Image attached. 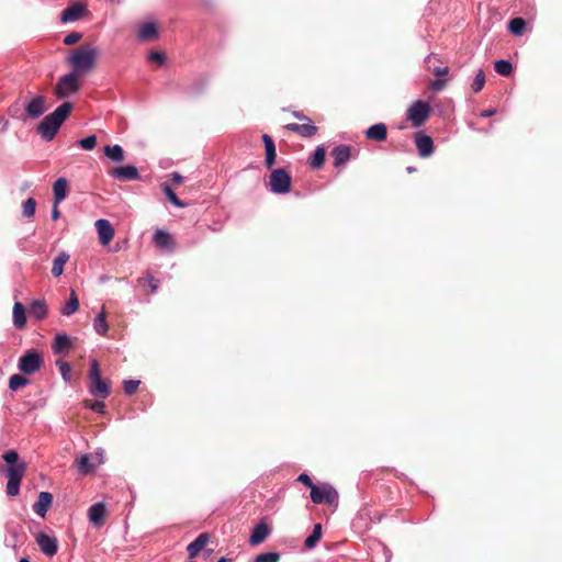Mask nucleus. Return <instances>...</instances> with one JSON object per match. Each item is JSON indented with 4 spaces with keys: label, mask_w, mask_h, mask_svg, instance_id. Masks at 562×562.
Masks as SVG:
<instances>
[{
    "label": "nucleus",
    "mask_w": 562,
    "mask_h": 562,
    "mask_svg": "<svg viewBox=\"0 0 562 562\" xmlns=\"http://www.w3.org/2000/svg\"><path fill=\"white\" fill-rule=\"evenodd\" d=\"M3 460L8 464L7 468V494L10 497L16 496L20 492L21 481L26 471V463L19 460V454L15 450H9L3 454Z\"/></svg>",
    "instance_id": "obj_1"
},
{
    "label": "nucleus",
    "mask_w": 562,
    "mask_h": 562,
    "mask_svg": "<svg viewBox=\"0 0 562 562\" xmlns=\"http://www.w3.org/2000/svg\"><path fill=\"white\" fill-rule=\"evenodd\" d=\"M71 110L72 104L70 102H64L53 113L46 115L37 128L41 136L47 142L52 140L61 124L69 116Z\"/></svg>",
    "instance_id": "obj_2"
},
{
    "label": "nucleus",
    "mask_w": 562,
    "mask_h": 562,
    "mask_svg": "<svg viewBox=\"0 0 562 562\" xmlns=\"http://www.w3.org/2000/svg\"><path fill=\"white\" fill-rule=\"evenodd\" d=\"M98 55L97 48L81 46L70 57L69 60L72 64L74 72L80 75L83 71L91 69L95 63Z\"/></svg>",
    "instance_id": "obj_3"
},
{
    "label": "nucleus",
    "mask_w": 562,
    "mask_h": 562,
    "mask_svg": "<svg viewBox=\"0 0 562 562\" xmlns=\"http://www.w3.org/2000/svg\"><path fill=\"white\" fill-rule=\"evenodd\" d=\"M90 385L89 392L97 397L106 398L110 394L109 384L102 380L100 367L97 359H92L90 363Z\"/></svg>",
    "instance_id": "obj_4"
},
{
    "label": "nucleus",
    "mask_w": 562,
    "mask_h": 562,
    "mask_svg": "<svg viewBox=\"0 0 562 562\" xmlns=\"http://www.w3.org/2000/svg\"><path fill=\"white\" fill-rule=\"evenodd\" d=\"M310 495L314 504L325 503L335 508L338 506V492L328 483L322 484L321 486H312Z\"/></svg>",
    "instance_id": "obj_5"
},
{
    "label": "nucleus",
    "mask_w": 562,
    "mask_h": 562,
    "mask_svg": "<svg viewBox=\"0 0 562 562\" xmlns=\"http://www.w3.org/2000/svg\"><path fill=\"white\" fill-rule=\"evenodd\" d=\"M78 77L79 75L74 71L60 77L55 87L57 98L64 99L78 92L80 89Z\"/></svg>",
    "instance_id": "obj_6"
},
{
    "label": "nucleus",
    "mask_w": 562,
    "mask_h": 562,
    "mask_svg": "<svg viewBox=\"0 0 562 562\" xmlns=\"http://www.w3.org/2000/svg\"><path fill=\"white\" fill-rule=\"evenodd\" d=\"M43 363L42 356L35 349H30L19 359L18 367L23 374L31 375L37 372Z\"/></svg>",
    "instance_id": "obj_7"
},
{
    "label": "nucleus",
    "mask_w": 562,
    "mask_h": 562,
    "mask_svg": "<svg viewBox=\"0 0 562 562\" xmlns=\"http://www.w3.org/2000/svg\"><path fill=\"white\" fill-rule=\"evenodd\" d=\"M431 108L426 101L417 100L407 110V119L413 125L419 127L430 115Z\"/></svg>",
    "instance_id": "obj_8"
},
{
    "label": "nucleus",
    "mask_w": 562,
    "mask_h": 562,
    "mask_svg": "<svg viewBox=\"0 0 562 562\" xmlns=\"http://www.w3.org/2000/svg\"><path fill=\"white\" fill-rule=\"evenodd\" d=\"M270 191L277 194L288 193L291 189V176L282 168L272 171Z\"/></svg>",
    "instance_id": "obj_9"
},
{
    "label": "nucleus",
    "mask_w": 562,
    "mask_h": 562,
    "mask_svg": "<svg viewBox=\"0 0 562 562\" xmlns=\"http://www.w3.org/2000/svg\"><path fill=\"white\" fill-rule=\"evenodd\" d=\"M36 543L42 553L47 557H54L58 550L57 538L53 533L38 532L35 537Z\"/></svg>",
    "instance_id": "obj_10"
},
{
    "label": "nucleus",
    "mask_w": 562,
    "mask_h": 562,
    "mask_svg": "<svg viewBox=\"0 0 562 562\" xmlns=\"http://www.w3.org/2000/svg\"><path fill=\"white\" fill-rule=\"evenodd\" d=\"M87 12V7L79 1L72 2L68 5L60 14V21L63 23L76 22L81 19Z\"/></svg>",
    "instance_id": "obj_11"
},
{
    "label": "nucleus",
    "mask_w": 562,
    "mask_h": 562,
    "mask_svg": "<svg viewBox=\"0 0 562 562\" xmlns=\"http://www.w3.org/2000/svg\"><path fill=\"white\" fill-rule=\"evenodd\" d=\"M101 245L106 246L114 237V228L109 220L99 218L94 223Z\"/></svg>",
    "instance_id": "obj_12"
},
{
    "label": "nucleus",
    "mask_w": 562,
    "mask_h": 562,
    "mask_svg": "<svg viewBox=\"0 0 562 562\" xmlns=\"http://www.w3.org/2000/svg\"><path fill=\"white\" fill-rule=\"evenodd\" d=\"M110 175L121 181H133L139 179L137 168L132 165L113 168Z\"/></svg>",
    "instance_id": "obj_13"
},
{
    "label": "nucleus",
    "mask_w": 562,
    "mask_h": 562,
    "mask_svg": "<svg viewBox=\"0 0 562 562\" xmlns=\"http://www.w3.org/2000/svg\"><path fill=\"white\" fill-rule=\"evenodd\" d=\"M45 98L42 95L34 97L27 102L25 106V112L31 119H38L45 113Z\"/></svg>",
    "instance_id": "obj_14"
},
{
    "label": "nucleus",
    "mask_w": 562,
    "mask_h": 562,
    "mask_svg": "<svg viewBox=\"0 0 562 562\" xmlns=\"http://www.w3.org/2000/svg\"><path fill=\"white\" fill-rule=\"evenodd\" d=\"M105 514L106 509L102 502L93 504L88 510L89 520L97 528L104 525Z\"/></svg>",
    "instance_id": "obj_15"
},
{
    "label": "nucleus",
    "mask_w": 562,
    "mask_h": 562,
    "mask_svg": "<svg viewBox=\"0 0 562 562\" xmlns=\"http://www.w3.org/2000/svg\"><path fill=\"white\" fill-rule=\"evenodd\" d=\"M285 128L295 132L305 138L314 136L317 132V127L313 124L311 119H306V123L303 124L290 123L285 126Z\"/></svg>",
    "instance_id": "obj_16"
},
{
    "label": "nucleus",
    "mask_w": 562,
    "mask_h": 562,
    "mask_svg": "<svg viewBox=\"0 0 562 562\" xmlns=\"http://www.w3.org/2000/svg\"><path fill=\"white\" fill-rule=\"evenodd\" d=\"M415 144H416V147H417V150H418V154L420 157H429L432 155L434 153V140L430 136L428 135H418L416 138H415Z\"/></svg>",
    "instance_id": "obj_17"
},
{
    "label": "nucleus",
    "mask_w": 562,
    "mask_h": 562,
    "mask_svg": "<svg viewBox=\"0 0 562 562\" xmlns=\"http://www.w3.org/2000/svg\"><path fill=\"white\" fill-rule=\"evenodd\" d=\"M210 540V535L207 532L200 533L194 541L188 544L187 552L190 559H193L199 555V553L204 549L206 543Z\"/></svg>",
    "instance_id": "obj_18"
},
{
    "label": "nucleus",
    "mask_w": 562,
    "mask_h": 562,
    "mask_svg": "<svg viewBox=\"0 0 562 562\" xmlns=\"http://www.w3.org/2000/svg\"><path fill=\"white\" fill-rule=\"evenodd\" d=\"M330 155L335 167L344 166L350 159V146L338 145L331 149Z\"/></svg>",
    "instance_id": "obj_19"
},
{
    "label": "nucleus",
    "mask_w": 562,
    "mask_h": 562,
    "mask_svg": "<svg viewBox=\"0 0 562 562\" xmlns=\"http://www.w3.org/2000/svg\"><path fill=\"white\" fill-rule=\"evenodd\" d=\"M53 496L49 492H41L38 498L33 505V510L42 518L46 516L47 509L52 504Z\"/></svg>",
    "instance_id": "obj_20"
},
{
    "label": "nucleus",
    "mask_w": 562,
    "mask_h": 562,
    "mask_svg": "<svg viewBox=\"0 0 562 562\" xmlns=\"http://www.w3.org/2000/svg\"><path fill=\"white\" fill-rule=\"evenodd\" d=\"M366 137L375 142H383L387 137V128L384 123H376L371 125L366 131Z\"/></svg>",
    "instance_id": "obj_21"
},
{
    "label": "nucleus",
    "mask_w": 562,
    "mask_h": 562,
    "mask_svg": "<svg viewBox=\"0 0 562 562\" xmlns=\"http://www.w3.org/2000/svg\"><path fill=\"white\" fill-rule=\"evenodd\" d=\"M54 202L58 205L68 194V181L66 178H58L53 184Z\"/></svg>",
    "instance_id": "obj_22"
},
{
    "label": "nucleus",
    "mask_w": 562,
    "mask_h": 562,
    "mask_svg": "<svg viewBox=\"0 0 562 562\" xmlns=\"http://www.w3.org/2000/svg\"><path fill=\"white\" fill-rule=\"evenodd\" d=\"M92 459V456L88 453L80 456L77 460V470L79 474L87 475L95 470L99 464Z\"/></svg>",
    "instance_id": "obj_23"
},
{
    "label": "nucleus",
    "mask_w": 562,
    "mask_h": 562,
    "mask_svg": "<svg viewBox=\"0 0 562 562\" xmlns=\"http://www.w3.org/2000/svg\"><path fill=\"white\" fill-rule=\"evenodd\" d=\"M30 315L36 321H43L48 314V308L45 300H34L30 304Z\"/></svg>",
    "instance_id": "obj_24"
},
{
    "label": "nucleus",
    "mask_w": 562,
    "mask_h": 562,
    "mask_svg": "<svg viewBox=\"0 0 562 562\" xmlns=\"http://www.w3.org/2000/svg\"><path fill=\"white\" fill-rule=\"evenodd\" d=\"M262 140L265 143V149H266V159L265 164L267 168H271L274 165L277 151H276V145L273 139L268 135H262Z\"/></svg>",
    "instance_id": "obj_25"
},
{
    "label": "nucleus",
    "mask_w": 562,
    "mask_h": 562,
    "mask_svg": "<svg viewBox=\"0 0 562 562\" xmlns=\"http://www.w3.org/2000/svg\"><path fill=\"white\" fill-rule=\"evenodd\" d=\"M269 533H270V529L266 524H263V522L258 524L252 529V532L250 535V539H249L250 544H252V546L260 544L261 542H263L266 540V538L269 536Z\"/></svg>",
    "instance_id": "obj_26"
},
{
    "label": "nucleus",
    "mask_w": 562,
    "mask_h": 562,
    "mask_svg": "<svg viewBox=\"0 0 562 562\" xmlns=\"http://www.w3.org/2000/svg\"><path fill=\"white\" fill-rule=\"evenodd\" d=\"M13 325L16 329H22L26 325V312L24 305L16 301L13 305Z\"/></svg>",
    "instance_id": "obj_27"
},
{
    "label": "nucleus",
    "mask_w": 562,
    "mask_h": 562,
    "mask_svg": "<svg viewBox=\"0 0 562 562\" xmlns=\"http://www.w3.org/2000/svg\"><path fill=\"white\" fill-rule=\"evenodd\" d=\"M71 346L70 337L65 333H59L55 336L52 349L55 355H60Z\"/></svg>",
    "instance_id": "obj_28"
},
{
    "label": "nucleus",
    "mask_w": 562,
    "mask_h": 562,
    "mask_svg": "<svg viewBox=\"0 0 562 562\" xmlns=\"http://www.w3.org/2000/svg\"><path fill=\"white\" fill-rule=\"evenodd\" d=\"M153 240L160 249H169L173 245L171 235L164 229H157L154 233Z\"/></svg>",
    "instance_id": "obj_29"
},
{
    "label": "nucleus",
    "mask_w": 562,
    "mask_h": 562,
    "mask_svg": "<svg viewBox=\"0 0 562 562\" xmlns=\"http://www.w3.org/2000/svg\"><path fill=\"white\" fill-rule=\"evenodd\" d=\"M79 308V300L75 290L70 291L69 300L60 307L59 312L64 316H71Z\"/></svg>",
    "instance_id": "obj_30"
},
{
    "label": "nucleus",
    "mask_w": 562,
    "mask_h": 562,
    "mask_svg": "<svg viewBox=\"0 0 562 562\" xmlns=\"http://www.w3.org/2000/svg\"><path fill=\"white\" fill-rule=\"evenodd\" d=\"M69 260V255L66 252V251H61L59 252L55 258H54V261H53V267H52V274L54 277H59L63 274V271H64V266L66 265V262Z\"/></svg>",
    "instance_id": "obj_31"
},
{
    "label": "nucleus",
    "mask_w": 562,
    "mask_h": 562,
    "mask_svg": "<svg viewBox=\"0 0 562 562\" xmlns=\"http://www.w3.org/2000/svg\"><path fill=\"white\" fill-rule=\"evenodd\" d=\"M93 328L97 334H99L101 336L106 335V333L109 330V325L106 322V315H105L104 307H102L101 312L95 316V318L93 321Z\"/></svg>",
    "instance_id": "obj_32"
},
{
    "label": "nucleus",
    "mask_w": 562,
    "mask_h": 562,
    "mask_svg": "<svg viewBox=\"0 0 562 562\" xmlns=\"http://www.w3.org/2000/svg\"><path fill=\"white\" fill-rule=\"evenodd\" d=\"M104 155L114 162H121L124 159V151L120 145L105 146Z\"/></svg>",
    "instance_id": "obj_33"
},
{
    "label": "nucleus",
    "mask_w": 562,
    "mask_h": 562,
    "mask_svg": "<svg viewBox=\"0 0 562 562\" xmlns=\"http://www.w3.org/2000/svg\"><path fill=\"white\" fill-rule=\"evenodd\" d=\"M158 34L157 27L154 23H145L138 31V38L147 41L155 38Z\"/></svg>",
    "instance_id": "obj_34"
},
{
    "label": "nucleus",
    "mask_w": 562,
    "mask_h": 562,
    "mask_svg": "<svg viewBox=\"0 0 562 562\" xmlns=\"http://www.w3.org/2000/svg\"><path fill=\"white\" fill-rule=\"evenodd\" d=\"M526 29V20L522 18H514L508 23V30L516 36L522 35Z\"/></svg>",
    "instance_id": "obj_35"
},
{
    "label": "nucleus",
    "mask_w": 562,
    "mask_h": 562,
    "mask_svg": "<svg viewBox=\"0 0 562 562\" xmlns=\"http://www.w3.org/2000/svg\"><path fill=\"white\" fill-rule=\"evenodd\" d=\"M324 161L325 149L323 147H317L308 160L310 167L313 169H318L323 166Z\"/></svg>",
    "instance_id": "obj_36"
},
{
    "label": "nucleus",
    "mask_w": 562,
    "mask_h": 562,
    "mask_svg": "<svg viewBox=\"0 0 562 562\" xmlns=\"http://www.w3.org/2000/svg\"><path fill=\"white\" fill-rule=\"evenodd\" d=\"M162 188V191L165 193V195L167 196V199L170 201V203H172L175 206L177 207H186L187 206V203L179 200L177 194L175 193V191L171 189L170 184L168 183H162L161 186Z\"/></svg>",
    "instance_id": "obj_37"
},
{
    "label": "nucleus",
    "mask_w": 562,
    "mask_h": 562,
    "mask_svg": "<svg viewBox=\"0 0 562 562\" xmlns=\"http://www.w3.org/2000/svg\"><path fill=\"white\" fill-rule=\"evenodd\" d=\"M322 538V525L315 524L312 533L305 539V546L313 549Z\"/></svg>",
    "instance_id": "obj_38"
},
{
    "label": "nucleus",
    "mask_w": 562,
    "mask_h": 562,
    "mask_svg": "<svg viewBox=\"0 0 562 562\" xmlns=\"http://www.w3.org/2000/svg\"><path fill=\"white\" fill-rule=\"evenodd\" d=\"M495 71L501 76H509L513 71V65L506 59H499L495 61Z\"/></svg>",
    "instance_id": "obj_39"
},
{
    "label": "nucleus",
    "mask_w": 562,
    "mask_h": 562,
    "mask_svg": "<svg viewBox=\"0 0 562 562\" xmlns=\"http://www.w3.org/2000/svg\"><path fill=\"white\" fill-rule=\"evenodd\" d=\"M29 383V379L24 378L21 374H13L9 379V387L11 391H16L20 387L27 385Z\"/></svg>",
    "instance_id": "obj_40"
},
{
    "label": "nucleus",
    "mask_w": 562,
    "mask_h": 562,
    "mask_svg": "<svg viewBox=\"0 0 562 562\" xmlns=\"http://www.w3.org/2000/svg\"><path fill=\"white\" fill-rule=\"evenodd\" d=\"M435 58L434 54H430L428 55L426 58H425V63L427 65V67L429 69L432 70V72L437 76V77H443V76H447L448 72H449V68L447 66L445 67H434L431 68V61L432 59Z\"/></svg>",
    "instance_id": "obj_41"
},
{
    "label": "nucleus",
    "mask_w": 562,
    "mask_h": 562,
    "mask_svg": "<svg viewBox=\"0 0 562 562\" xmlns=\"http://www.w3.org/2000/svg\"><path fill=\"white\" fill-rule=\"evenodd\" d=\"M23 210L22 213L25 217H32L35 214L36 210V201L34 198H29L23 202L22 205Z\"/></svg>",
    "instance_id": "obj_42"
},
{
    "label": "nucleus",
    "mask_w": 562,
    "mask_h": 562,
    "mask_svg": "<svg viewBox=\"0 0 562 562\" xmlns=\"http://www.w3.org/2000/svg\"><path fill=\"white\" fill-rule=\"evenodd\" d=\"M279 552H265L260 553L255 558V562H279Z\"/></svg>",
    "instance_id": "obj_43"
},
{
    "label": "nucleus",
    "mask_w": 562,
    "mask_h": 562,
    "mask_svg": "<svg viewBox=\"0 0 562 562\" xmlns=\"http://www.w3.org/2000/svg\"><path fill=\"white\" fill-rule=\"evenodd\" d=\"M485 85V74L483 69H480L477 74L474 77L473 83H472V90L474 92H480Z\"/></svg>",
    "instance_id": "obj_44"
},
{
    "label": "nucleus",
    "mask_w": 562,
    "mask_h": 562,
    "mask_svg": "<svg viewBox=\"0 0 562 562\" xmlns=\"http://www.w3.org/2000/svg\"><path fill=\"white\" fill-rule=\"evenodd\" d=\"M78 144L85 150H92L97 145V137L95 135H90L86 138L80 139Z\"/></svg>",
    "instance_id": "obj_45"
},
{
    "label": "nucleus",
    "mask_w": 562,
    "mask_h": 562,
    "mask_svg": "<svg viewBox=\"0 0 562 562\" xmlns=\"http://www.w3.org/2000/svg\"><path fill=\"white\" fill-rule=\"evenodd\" d=\"M56 366L58 367L63 379L66 380V381L69 380L70 379V371H71V368H70L69 363L66 362V361H63V360H57L56 361Z\"/></svg>",
    "instance_id": "obj_46"
},
{
    "label": "nucleus",
    "mask_w": 562,
    "mask_h": 562,
    "mask_svg": "<svg viewBox=\"0 0 562 562\" xmlns=\"http://www.w3.org/2000/svg\"><path fill=\"white\" fill-rule=\"evenodd\" d=\"M139 384H140L139 380H125L124 381V392L127 395H132L136 392Z\"/></svg>",
    "instance_id": "obj_47"
},
{
    "label": "nucleus",
    "mask_w": 562,
    "mask_h": 562,
    "mask_svg": "<svg viewBox=\"0 0 562 562\" xmlns=\"http://www.w3.org/2000/svg\"><path fill=\"white\" fill-rule=\"evenodd\" d=\"M82 38V34L79 32H71L64 37L63 43L65 45H72Z\"/></svg>",
    "instance_id": "obj_48"
},
{
    "label": "nucleus",
    "mask_w": 562,
    "mask_h": 562,
    "mask_svg": "<svg viewBox=\"0 0 562 562\" xmlns=\"http://www.w3.org/2000/svg\"><path fill=\"white\" fill-rule=\"evenodd\" d=\"M148 59L151 61H158L159 64H164L166 60V57L162 53L154 50V52L149 53Z\"/></svg>",
    "instance_id": "obj_49"
},
{
    "label": "nucleus",
    "mask_w": 562,
    "mask_h": 562,
    "mask_svg": "<svg viewBox=\"0 0 562 562\" xmlns=\"http://www.w3.org/2000/svg\"><path fill=\"white\" fill-rule=\"evenodd\" d=\"M297 481L304 484L305 486L310 487L311 490L312 486H316L306 473L300 474Z\"/></svg>",
    "instance_id": "obj_50"
},
{
    "label": "nucleus",
    "mask_w": 562,
    "mask_h": 562,
    "mask_svg": "<svg viewBox=\"0 0 562 562\" xmlns=\"http://www.w3.org/2000/svg\"><path fill=\"white\" fill-rule=\"evenodd\" d=\"M445 80L434 79L430 81V88L435 91H440L445 87Z\"/></svg>",
    "instance_id": "obj_51"
},
{
    "label": "nucleus",
    "mask_w": 562,
    "mask_h": 562,
    "mask_svg": "<svg viewBox=\"0 0 562 562\" xmlns=\"http://www.w3.org/2000/svg\"><path fill=\"white\" fill-rule=\"evenodd\" d=\"M92 411L97 412V413H103L104 412V408H105V405L103 402H94L92 403L90 406H89Z\"/></svg>",
    "instance_id": "obj_52"
},
{
    "label": "nucleus",
    "mask_w": 562,
    "mask_h": 562,
    "mask_svg": "<svg viewBox=\"0 0 562 562\" xmlns=\"http://www.w3.org/2000/svg\"><path fill=\"white\" fill-rule=\"evenodd\" d=\"M95 459H97V463H98V464H102V463H104L105 456H104V450H103V449H98V450H97V452H95Z\"/></svg>",
    "instance_id": "obj_53"
},
{
    "label": "nucleus",
    "mask_w": 562,
    "mask_h": 562,
    "mask_svg": "<svg viewBox=\"0 0 562 562\" xmlns=\"http://www.w3.org/2000/svg\"><path fill=\"white\" fill-rule=\"evenodd\" d=\"M148 285L151 288V292H156L158 289V280L154 277H148Z\"/></svg>",
    "instance_id": "obj_54"
},
{
    "label": "nucleus",
    "mask_w": 562,
    "mask_h": 562,
    "mask_svg": "<svg viewBox=\"0 0 562 562\" xmlns=\"http://www.w3.org/2000/svg\"><path fill=\"white\" fill-rule=\"evenodd\" d=\"M11 536H12V540H7V546H10V547H13V548H14V547H15V544H16V536H18V532H16V530H15V529H13V530L11 531Z\"/></svg>",
    "instance_id": "obj_55"
},
{
    "label": "nucleus",
    "mask_w": 562,
    "mask_h": 562,
    "mask_svg": "<svg viewBox=\"0 0 562 562\" xmlns=\"http://www.w3.org/2000/svg\"><path fill=\"white\" fill-rule=\"evenodd\" d=\"M59 216H60V212H59L58 205H56L54 203V206H53V210H52V220L56 221V220L59 218Z\"/></svg>",
    "instance_id": "obj_56"
},
{
    "label": "nucleus",
    "mask_w": 562,
    "mask_h": 562,
    "mask_svg": "<svg viewBox=\"0 0 562 562\" xmlns=\"http://www.w3.org/2000/svg\"><path fill=\"white\" fill-rule=\"evenodd\" d=\"M171 177L175 183L179 184L183 182V177L178 172H172Z\"/></svg>",
    "instance_id": "obj_57"
},
{
    "label": "nucleus",
    "mask_w": 562,
    "mask_h": 562,
    "mask_svg": "<svg viewBox=\"0 0 562 562\" xmlns=\"http://www.w3.org/2000/svg\"><path fill=\"white\" fill-rule=\"evenodd\" d=\"M496 113V110L495 109H488V110H485L481 113V116L482 117H490L492 115H494Z\"/></svg>",
    "instance_id": "obj_58"
},
{
    "label": "nucleus",
    "mask_w": 562,
    "mask_h": 562,
    "mask_svg": "<svg viewBox=\"0 0 562 562\" xmlns=\"http://www.w3.org/2000/svg\"><path fill=\"white\" fill-rule=\"evenodd\" d=\"M293 115L301 121H306V119H308L302 112H294Z\"/></svg>",
    "instance_id": "obj_59"
},
{
    "label": "nucleus",
    "mask_w": 562,
    "mask_h": 562,
    "mask_svg": "<svg viewBox=\"0 0 562 562\" xmlns=\"http://www.w3.org/2000/svg\"><path fill=\"white\" fill-rule=\"evenodd\" d=\"M415 170H416V168H415V167H407V171H408V172H414Z\"/></svg>",
    "instance_id": "obj_60"
},
{
    "label": "nucleus",
    "mask_w": 562,
    "mask_h": 562,
    "mask_svg": "<svg viewBox=\"0 0 562 562\" xmlns=\"http://www.w3.org/2000/svg\"><path fill=\"white\" fill-rule=\"evenodd\" d=\"M217 562H227L226 558H221Z\"/></svg>",
    "instance_id": "obj_61"
},
{
    "label": "nucleus",
    "mask_w": 562,
    "mask_h": 562,
    "mask_svg": "<svg viewBox=\"0 0 562 562\" xmlns=\"http://www.w3.org/2000/svg\"><path fill=\"white\" fill-rule=\"evenodd\" d=\"M19 562H30L26 558H22Z\"/></svg>",
    "instance_id": "obj_62"
}]
</instances>
